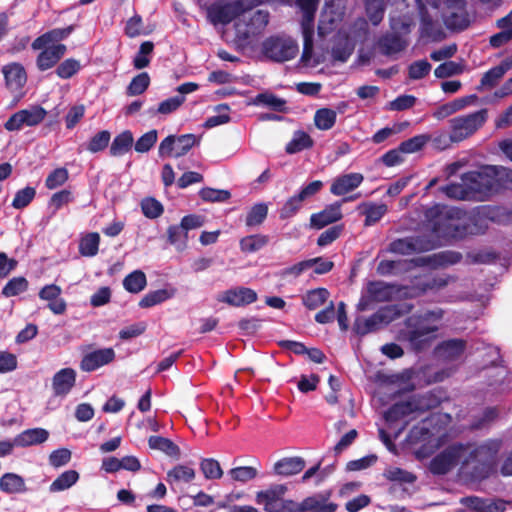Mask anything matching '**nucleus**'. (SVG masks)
<instances>
[{"mask_svg":"<svg viewBox=\"0 0 512 512\" xmlns=\"http://www.w3.org/2000/svg\"><path fill=\"white\" fill-rule=\"evenodd\" d=\"M420 20L421 33L426 37H435L438 30L439 16L450 29L462 30L468 25L465 0H416Z\"/></svg>","mask_w":512,"mask_h":512,"instance_id":"f257e3e1","label":"nucleus"},{"mask_svg":"<svg viewBox=\"0 0 512 512\" xmlns=\"http://www.w3.org/2000/svg\"><path fill=\"white\" fill-rule=\"evenodd\" d=\"M443 316L444 311L441 308H435L412 315L406 320L405 338L413 349L419 351L430 345L435 339V333L439 330Z\"/></svg>","mask_w":512,"mask_h":512,"instance_id":"f03ea898","label":"nucleus"},{"mask_svg":"<svg viewBox=\"0 0 512 512\" xmlns=\"http://www.w3.org/2000/svg\"><path fill=\"white\" fill-rule=\"evenodd\" d=\"M269 18V12L262 9L242 12L234 23L236 44L247 47L255 43L265 32Z\"/></svg>","mask_w":512,"mask_h":512,"instance_id":"7ed1b4c3","label":"nucleus"},{"mask_svg":"<svg viewBox=\"0 0 512 512\" xmlns=\"http://www.w3.org/2000/svg\"><path fill=\"white\" fill-rule=\"evenodd\" d=\"M462 212L453 208L435 206L427 212V216L436 215L433 231L444 238H462L467 233H477L470 225L461 219Z\"/></svg>","mask_w":512,"mask_h":512,"instance_id":"20e7f679","label":"nucleus"},{"mask_svg":"<svg viewBox=\"0 0 512 512\" xmlns=\"http://www.w3.org/2000/svg\"><path fill=\"white\" fill-rule=\"evenodd\" d=\"M461 255L455 252H441L412 260H382L377 266L380 275H396L408 270L411 266L441 267L459 262Z\"/></svg>","mask_w":512,"mask_h":512,"instance_id":"39448f33","label":"nucleus"},{"mask_svg":"<svg viewBox=\"0 0 512 512\" xmlns=\"http://www.w3.org/2000/svg\"><path fill=\"white\" fill-rule=\"evenodd\" d=\"M262 0H235L228 3H213L206 9L207 18L210 23L216 25H227L232 20H237L242 12H248L259 6Z\"/></svg>","mask_w":512,"mask_h":512,"instance_id":"423d86ee","label":"nucleus"},{"mask_svg":"<svg viewBox=\"0 0 512 512\" xmlns=\"http://www.w3.org/2000/svg\"><path fill=\"white\" fill-rule=\"evenodd\" d=\"M366 30L367 22L364 19H359L349 32L340 30L331 51L333 59L346 62L354 51L356 41L365 36Z\"/></svg>","mask_w":512,"mask_h":512,"instance_id":"0eeeda50","label":"nucleus"},{"mask_svg":"<svg viewBox=\"0 0 512 512\" xmlns=\"http://www.w3.org/2000/svg\"><path fill=\"white\" fill-rule=\"evenodd\" d=\"M319 0H297V5L303 13L301 29L303 34V53L301 60L311 64L314 35V16Z\"/></svg>","mask_w":512,"mask_h":512,"instance_id":"6e6552de","label":"nucleus"},{"mask_svg":"<svg viewBox=\"0 0 512 512\" xmlns=\"http://www.w3.org/2000/svg\"><path fill=\"white\" fill-rule=\"evenodd\" d=\"M487 120V110L481 109L474 113L458 116L450 120V140L461 142L473 135Z\"/></svg>","mask_w":512,"mask_h":512,"instance_id":"1a4fd4ad","label":"nucleus"},{"mask_svg":"<svg viewBox=\"0 0 512 512\" xmlns=\"http://www.w3.org/2000/svg\"><path fill=\"white\" fill-rule=\"evenodd\" d=\"M412 21L406 18H391V28L395 33L387 34L378 41V47L382 54L390 56L404 50L408 42L397 32L405 34L410 32Z\"/></svg>","mask_w":512,"mask_h":512,"instance_id":"9d476101","label":"nucleus"},{"mask_svg":"<svg viewBox=\"0 0 512 512\" xmlns=\"http://www.w3.org/2000/svg\"><path fill=\"white\" fill-rule=\"evenodd\" d=\"M298 51L296 41L287 36L270 37L263 43L264 54L276 62L291 60L296 57Z\"/></svg>","mask_w":512,"mask_h":512,"instance_id":"9b49d317","label":"nucleus"},{"mask_svg":"<svg viewBox=\"0 0 512 512\" xmlns=\"http://www.w3.org/2000/svg\"><path fill=\"white\" fill-rule=\"evenodd\" d=\"M465 461L467 458L464 444L455 443L434 457L430 462L429 469L435 475H444L459 463L465 465Z\"/></svg>","mask_w":512,"mask_h":512,"instance_id":"f8f14e48","label":"nucleus"},{"mask_svg":"<svg viewBox=\"0 0 512 512\" xmlns=\"http://www.w3.org/2000/svg\"><path fill=\"white\" fill-rule=\"evenodd\" d=\"M488 166L483 171H471L462 176L470 199L483 200L490 195L494 187Z\"/></svg>","mask_w":512,"mask_h":512,"instance_id":"ddd939ff","label":"nucleus"},{"mask_svg":"<svg viewBox=\"0 0 512 512\" xmlns=\"http://www.w3.org/2000/svg\"><path fill=\"white\" fill-rule=\"evenodd\" d=\"M437 243L427 236H410L392 241L387 251L394 254L409 256L423 253L436 248Z\"/></svg>","mask_w":512,"mask_h":512,"instance_id":"4468645a","label":"nucleus"},{"mask_svg":"<svg viewBox=\"0 0 512 512\" xmlns=\"http://www.w3.org/2000/svg\"><path fill=\"white\" fill-rule=\"evenodd\" d=\"M199 143V139L194 134H185L179 137L170 135L166 137L159 145L160 157H181Z\"/></svg>","mask_w":512,"mask_h":512,"instance_id":"2eb2a0df","label":"nucleus"},{"mask_svg":"<svg viewBox=\"0 0 512 512\" xmlns=\"http://www.w3.org/2000/svg\"><path fill=\"white\" fill-rule=\"evenodd\" d=\"M397 315L398 311L395 306H387L378 310L367 319H357L354 324V329L357 334L365 335L390 323Z\"/></svg>","mask_w":512,"mask_h":512,"instance_id":"dca6fc26","label":"nucleus"},{"mask_svg":"<svg viewBox=\"0 0 512 512\" xmlns=\"http://www.w3.org/2000/svg\"><path fill=\"white\" fill-rule=\"evenodd\" d=\"M346 0H326L318 25L319 34L325 35L342 21Z\"/></svg>","mask_w":512,"mask_h":512,"instance_id":"f3484780","label":"nucleus"},{"mask_svg":"<svg viewBox=\"0 0 512 512\" xmlns=\"http://www.w3.org/2000/svg\"><path fill=\"white\" fill-rule=\"evenodd\" d=\"M46 114V111L40 106H32L28 109L20 110L7 120L5 128L8 131H17L24 126L38 125L44 120Z\"/></svg>","mask_w":512,"mask_h":512,"instance_id":"a211bd4d","label":"nucleus"},{"mask_svg":"<svg viewBox=\"0 0 512 512\" xmlns=\"http://www.w3.org/2000/svg\"><path fill=\"white\" fill-rule=\"evenodd\" d=\"M360 197V194H356L354 196L346 197L341 202H335L326 206L322 211L318 213H314L310 217V225L316 229H322L327 225L335 223L342 219L343 214L341 211V206L343 202L353 201Z\"/></svg>","mask_w":512,"mask_h":512,"instance_id":"6ab92c4d","label":"nucleus"},{"mask_svg":"<svg viewBox=\"0 0 512 512\" xmlns=\"http://www.w3.org/2000/svg\"><path fill=\"white\" fill-rule=\"evenodd\" d=\"M501 447V443L498 440H489L481 445L464 444L465 456L467 461L465 465L471 462L487 463L494 459Z\"/></svg>","mask_w":512,"mask_h":512,"instance_id":"aec40b11","label":"nucleus"},{"mask_svg":"<svg viewBox=\"0 0 512 512\" xmlns=\"http://www.w3.org/2000/svg\"><path fill=\"white\" fill-rule=\"evenodd\" d=\"M257 293L247 287H234L217 295V301L234 307H240L254 303Z\"/></svg>","mask_w":512,"mask_h":512,"instance_id":"412c9836","label":"nucleus"},{"mask_svg":"<svg viewBox=\"0 0 512 512\" xmlns=\"http://www.w3.org/2000/svg\"><path fill=\"white\" fill-rule=\"evenodd\" d=\"M115 359V351L112 348H103L84 355L80 368L85 372H92Z\"/></svg>","mask_w":512,"mask_h":512,"instance_id":"4be33fe9","label":"nucleus"},{"mask_svg":"<svg viewBox=\"0 0 512 512\" xmlns=\"http://www.w3.org/2000/svg\"><path fill=\"white\" fill-rule=\"evenodd\" d=\"M7 88L11 92L20 91L27 82L26 71L20 63H9L2 68Z\"/></svg>","mask_w":512,"mask_h":512,"instance_id":"5701e85b","label":"nucleus"},{"mask_svg":"<svg viewBox=\"0 0 512 512\" xmlns=\"http://www.w3.org/2000/svg\"><path fill=\"white\" fill-rule=\"evenodd\" d=\"M62 289L56 284L45 285L39 291V298L48 302V308L56 315L64 314L67 309V304L63 298L60 297Z\"/></svg>","mask_w":512,"mask_h":512,"instance_id":"b1692460","label":"nucleus"},{"mask_svg":"<svg viewBox=\"0 0 512 512\" xmlns=\"http://www.w3.org/2000/svg\"><path fill=\"white\" fill-rule=\"evenodd\" d=\"M364 180L361 173H348L336 177L330 187V192L335 196H343L358 188Z\"/></svg>","mask_w":512,"mask_h":512,"instance_id":"393cba45","label":"nucleus"},{"mask_svg":"<svg viewBox=\"0 0 512 512\" xmlns=\"http://www.w3.org/2000/svg\"><path fill=\"white\" fill-rule=\"evenodd\" d=\"M36 59L37 68L46 71L52 68L66 53L64 44L48 45L41 49Z\"/></svg>","mask_w":512,"mask_h":512,"instance_id":"a878e982","label":"nucleus"},{"mask_svg":"<svg viewBox=\"0 0 512 512\" xmlns=\"http://www.w3.org/2000/svg\"><path fill=\"white\" fill-rule=\"evenodd\" d=\"M76 372L72 368L59 370L52 378V389L55 396H65L74 387Z\"/></svg>","mask_w":512,"mask_h":512,"instance_id":"bb28decb","label":"nucleus"},{"mask_svg":"<svg viewBox=\"0 0 512 512\" xmlns=\"http://www.w3.org/2000/svg\"><path fill=\"white\" fill-rule=\"evenodd\" d=\"M330 493H317L302 500L303 512H335L337 504L329 502Z\"/></svg>","mask_w":512,"mask_h":512,"instance_id":"cd10ccee","label":"nucleus"},{"mask_svg":"<svg viewBox=\"0 0 512 512\" xmlns=\"http://www.w3.org/2000/svg\"><path fill=\"white\" fill-rule=\"evenodd\" d=\"M74 30L73 26H68L65 28H55L52 29L43 35L37 37L32 42V49L40 50L48 45H56L59 44V41L66 39Z\"/></svg>","mask_w":512,"mask_h":512,"instance_id":"c85d7f7f","label":"nucleus"},{"mask_svg":"<svg viewBox=\"0 0 512 512\" xmlns=\"http://www.w3.org/2000/svg\"><path fill=\"white\" fill-rule=\"evenodd\" d=\"M305 467V460L302 457L282 458L274 464V472L277 475L289 477L300 473Z\"/></svg>","mask_w":512,"mask_h":512,"instance_id":"c756f323","label":"nucleus"},{"mask_svg":"<svg viewBox=\"0 0 512 512\" xmlns=\"http://www.w3.org/2000/svg\"><path fill=\"white\" fill-rule=\"evenodd\" d=\"M357 210L365 215V226L375 225L387 213L388 207L386 204H377L374 202H363L358 205Z\"/></svg>","mask_w":512,"mask_h":512,"instance_id":"7c9ffc66","label":"nucleus"},{"mask_svg":"<svg viewBox=\"0 0 512 512\" xmlns=\"http://www.w3.org/2000/svg\"><path fill=\"white\" fill-rule=\"evenodd\" d=\"M512 68V61L504 60L499 65L488 70L481 78L479 90L495 87L505 73Z\"/></svg>","mask_w":512,"mask_h":512,"instance_id":"2f4dec72","label":"nucleus"},{"mask_svg":"<svg viewBox=\"0 0 512 512\" xmlns=\"http://www.w3.org/2000/svg\"><path fill=\"white\" fill-rule=\"evenodd\" d=\"M421 408L422 406L415 399L399 402L385 412V419L388 422H394Z\"/></svg>","mask_w":512,"mask_h":512,"instance_id":"473e14b6","label":"nucleus"},{"mask_svg":"<svg viewBox=\"0 0 512 512\" xmlns=\"http://www.w3.org/2000/svg\"><path fill=\"white\" fill-rule=\"evenodd\" d=\"M49 433L43 428L27 429L15 437V443L20 447L37 445L48 439Z\"/></svg>","mask_w":512,"mask_h":512,"instance_id":"72a5a7b5","label":"nucleus"},{"mask_svg":"<svg viewBox=\"0 0 512 512\" xmlns=\"http://www.w3.org/2000/svg\"><path fill=\"white\" fill-rule=\"evenodd\" d=\"M0 490L7 494L26 492L27 488L23 477L16 473H5L0 478Z\"/></svg>","mask_w":512,"mask_h":512,"instance_id":"f704fd0d","label":"nucleus"},{"mask_svg":"<svg viewBox=\"0 0 512 512\" xmlns=\"http://www.w3.org/2000/svg\"><path fill=\"white\" fill-rule=\"evenodd\" d=\"M464 349L465 342L463 340L452 339L440 344L436 349V353L442 359L452 360L462 355Z\"/></svg>","mask_w":512,"mask_h":512,"instance_id":"c9c22d12","label":"nucleus"},{"mask_svg":"<svg viewBox=\"0 0 512 512\" xmlns=\"http://www.w3.org/2000/svg\"><path fill=\"white\" fill-rule=\"evenodd\" d=\"M134 138L132 132L125 130L118 134L112 141L110 146V154L114 157L121 156L127 153L133 145Z\"/></svg>","mask_w":512,"mask_h":512,"instance_id":"e433bc0d","label":"nucleus"},{"mask_svg":"<svg viewBox=\"0 0 512 512\" xmlns=\"http://www.w3.org/2000/svg\"><path fill=\"white\" fill-rule=\"evenodd\" d=\"M196 476L195 470L187 465H177L167 473V482L170 485L190 483Z\"/></svg>","mask_w":512,"mask_h":512,"instance_id":"4c0bfd02","label":"nucleus"},{"mask_svg":"<svg viewBox=\"0 0 512 512\" xmlns=\"http://www.w3.org/2000/svg\"><path fill=\"white\" fill-rule=\"evenodd\" d=\"M175 294L174 289H159L148 292L139 302L141 308H150L171 299Z\"/></svg>","mask_w":512,"mask_h":512,"instance_id":"58836bf2","label":"nucleus"},{"mask_svg":"<svg viewBox=\"0 0 512 512\" xmlns=\"http://www.w3.org/2000/svg\"><path fill=\"white\" fill-rule=\"evenodd\" d=\"M269 242V237L263 234H254L243 237L240 242V249L244 253H254L264 248Z\"/></svg>","mask_w":512,"mask_h":512,"instance_id":"ea45409f","label":"nucleus"},{"mask_svg":"<svg viewBox=\"0 0 512 512\" xmlns=\"http://www.w3.org/2000/svg\"><path fill=\"white\" fill-rule=\"evenodd\" d=\"M167 237L168 242L175 246L178 251H184L187 248L188 233L181 224L169 226Z\"/></svg>","mask_w":512,"mask_h":512,"instance_id":"a19ab883","label":"nucleus"},{"mask_svg":"<svg viewBox=\"0 0 512 512\" xmlns=\"http://www.w3.org/2000/svg\"><path fill=\"white\" fill-rule=\"evenodd\" d=\"M79 480V473L76 470H67L60 474L50 485L52 493L69 489Z\"/></svg>","mask_w":512,"mask_h":512,"instance_id":"79ce46f5","label":"nucleus"},{"mask_svg":"<svg viewBox=\"0 0 512 512\" xmlns=\"http://www.w3.org/2000/svg\"><path fill=\"white\" fill-rule=\"evenodd\" d=\"M148 445L151 449L162 451L171 457H178L180 454V449L176 444L170 439L161 436L149 437Z\"/></svg>","mask_w":512,"mask_h":512,"instance_id":"37998d69","label":"nucleus"},{"mask_svg":"<svg viewBox=\"0 0 512 512\" xmlns=\"http://www.w3.org/2000/svg\"><path fill=\"white\" fill-rule=\"evenodd\" d=\"M476 99V96L475 95H471V96H466V97H462V98H457V99H454L453 101L449 102V103H446L444 105H442L436 112V115L439 117V118H445V117H448L454 113H456L457 111H460L462 110L463 108H465L467 105H469L470 103H472L474 100Z\"/></svg>","mask_w":512,"mask_h":512,"instance_id":"c03bdc74","label":"nucleus"},{"mask_svg":"<svg viewBox=\"0 0 512 512\" xmlns=\"http://www.w3.org/2000/svg\"><path fill=\"white\" fill-rule=\"evenodd\" d=\"M147 285V278L143 271L135 270L123 280L124 288L130 293H140Z\"/></svg>","mask_w":512,"mask_h":512,"instance_id":"a18cd8bd","label":"nucleus"},{"mask_svg":"<svg viewBox=\"0 0 512 512\" xmlns=\"http://www.w3.org/2000/svg\"><path fill=\"white\" fill-rule=\"evenodd\" d=\"M329 295L325 288L312 289L303 295L302 302L309 310H315L327 301Z\"/></svg>","mask_w":512,"mask_h":512,"instance_id":"49530a36","label":"nucleus"},{"mask_svg":"<svg viewBox=\"0 0 512 512\" xmlns=\"http://www.w3.org/2000/svg\"><path fill=\"white\" fill-rule=\"evenodd\" d=\"M337 112L330 108H321L315 112L314 124L322 131L330 130L336 123Z\"/></svg>","mask_w":512,"mask_h":512,"instance_id":"de8ad7c7","label":"nucleus"},{"mask_svg":"<svg viewBox=\"0 0 512 512\" xmlns=\"http://www.w3.org/2000/svg\"><path fill=\"white\" fill-rule=\"evenodd\" d=\"M313 145V140L304 131L298 130L293 134L291 141L286 145V152L288 154H295L304 149L310 148Z\"/></svg>","mask_w":512,"mask_h":512,"instance_id":"09e8293b","label":"nucleus"},{"mask_svg":"<svg viewBox=\"0 0 512 512\" xmlns=\"http://www.w3.org/2000/svg\"><path fill=\"white\" fill-rule=\"evenodd\" d=\"M100 236L96 232L88 233L79 243V252L82 256L92 257L98 253Z\"/></svg>","mask_w":512,"mask_h":512,"instance_id":"8fccbe9b","label":"nucleus"},{"mask_svg":"<svg viewBox=\"0 0 512 512\" xmlns=\"http://www.w3.org/2000/svg\"><path fill=\"white\" fill-rule=\"evenodd\" d=\"M368 293L374 301L384 302L390 300L394 289L384 282H372L368 285Z\"/></svg>","mask_w":512,"mask_h":512,"instance_id":"3c124183","label":"nucleus"},{"mask_svg":"<svg viewBox=\"0 0 512 512\" xmlns=\"http://www.w3.org/2000/svg\"><path fill=\"white\" fill-rule=\"evenodd\" d=\"M268 214V206L265 203H258L251 207L248 211L245 224L248 227H255L261 225L266 219Z\"/></svg>","mask_w":512,"mask_h":512,"instance_id":"603ef678","label":"nucleus"},{"mask_svg":"<svg viewBox=\"0 0 512 512\" xmlns=\"http://www.w3.org/2000/svg\"><path fill=\"white\" fill-rule=\"evenodd\" d=\"M282 500L268 490L258 492L256 495V502L263 505L266 512H280Z\"/></svg>","mask_w":512,"mask_h":512,"instance_id":"864d4df0","label":"nucleus"},{"mask_svg":"<svg viewBox=\"0 0 512 512\" xmlns=\"http://www.w3.org/2000/svg\"><path fill=\"white\" fill-rule=\"evenodd\" d=\"M282 500L268 490L258 492L256 495V502L263 505L266 512H280Z\"/></svg>","mask_w":512,"mask_h":512,"instance_id":"5fc2aeb1","label":"nucleus"},{"mask_svg":"<svg viewBox=\"0 0 512 512\" xmlns=\"http://www.w3.org/2000/svg\"><path fill=\"white\" fill-rule=\"evenodd\" d=\"M254 104L259 106H266L275 111H283L286 101L272 93L265 92L260 93L255 97Z\"/></svg>","mask_w":512,"mask_h":512,"instance_id":"6e6d98bb","label":"nucleus"},{"mask_svg":"<svg viewBox=\"0 0 512 512\" xmlns=\"http://www.w3.org/2000/svg\"><path fill=\"white\" fill-rule=\"evenodd\" d=\"M150 85V77L147 72L135 76L126 89L128 96H137L144 93Z\"/></svg>","mask_w":512,"mask_h":512,"instance_id":"4d7b16f0","label":"nucleus"},{"mask_svg":"<svg viewBox=\"0 0 512 512\" xmlns=\"http://www.w3.org/2000/svg\"><path fill=\"white\" fill-rule=\"evenodd\" d=\"M200 470L208 480L220 479L223 475L219 462L213 458H205L200 462Z\"/></svg>","mask_w":512,"mask_h":512,"instance_id":"13d9d810","label":"nucleus"},{"mask_svg":"<svg viewBox=\"0 0 512 512\" xmlns=\"http://www.w3.org/2000/svg\"><path fill=\"white\" fill-rule=\"evenodd\" d=\"M153 49L154 44L151 41H145L140 45L139 51L133 59V65L136 69H143L149 65Z\"/></svg>","mask_w":512,"mask_h":512,"instance_id":"bf43d9fd","label":"nucleus"},{"mask_svg":"<svg viewBox=\"0 0 512 512\" xmlns=\"http://www.w3.org/2000/svg\"><path fill=\"white\" fill-rule=\"evenodd\" d=\"M384 477L391 482L413 483L416 476L398 467H389L384 471Z\"/></svg>","mask_w":512,"mask_h":512,"instance_id":"052dcab7","label":"nucleus"},{"mask_svg":"<svg viewBox=\"0 0 512 512\" xmlns=\"http://www.w3.org/2000/svg\"><path fill=\"white\" fill-rule=\"evenodd\" d=\"M141 210L147 218L155 219L162 215L164 208L155 198L147 197L141 201Z\"/></svg>","mask_w":512,"mask_h":512,"instance_id":"680f3d73","label":"nucleus"},{"mask_svg":"<svg viewBox=\"0 0 512 512\" xmlns=\"http://www.w3.org/2000/svg\"><path fill=\"white\" fill-rule=\"evenodd\" d=\"M69 178V172L66 168L60 167L53 170L45 180V186L49 190H54L64 185Z\"/></svg>","mask_w":512,"mask_h":512,"instance_id":"e2e57ef3","label":"nucleus"},{"mask_svg":"<svg viewBox=\"0 0 512 512\" xmlns=\"http://www.w3.org/2000/svg\"><path fill=\"white\" fill-rule=\"evenodd\" d=\"M184 101H185V96H182V95H176V96L170 97V98L162 101L159 104L156 111L150 110V113L153 115L156 113L163 114V115L171 114V113L175 112L184 103Z\"/></svg>","mask_w":512,"mask_h":512,"instance_id":"0e129e2a","label":"nucleus"},{"mask_svg":"<svg viewBox=\"0 0 512 512\" xmlns=\"http://www.w3.org/2000/svg\"><path fill=\"white\" fill-rule=\"evenodd\" d=\"M466 501L470 503V505H473L476 510L483 512H503L506 508V503L502 500L485 504L477 497H469Z\"/></svg>","mask_w":512,"mask_h":512,"instance_id":"69168bd1","label":"nucleus"},{"mask_svg":"<svg viewBox=\"0 0 512 512\" xmlns=\"http://www.w3.org/2000/svg\"><path fill=\"white\" fill-rule=\"evenodd\" d=\"M111 134L107 130H103L95 134L87 144V150L97 153L104 150L110 142Z\"/></svg>","mask_w":512,"mask_h":512,"instance_id":"338daca9","label":"nucleus"},{"mask_svg":"<svg viewBox=\"0 0 512 512\" xmlns=\"http://www.w3.org/2000/svg\"><path fill=\"white\" fill-rule=\"evenodd\" d=\"M28 288V281L24 277L12 278L3 288L2 294L6 297L19 295Z\"/></svg>","mask_w":512,"mask_h":512,"instance_id":"774afa93","label":"nucleus"}]
</instances>
